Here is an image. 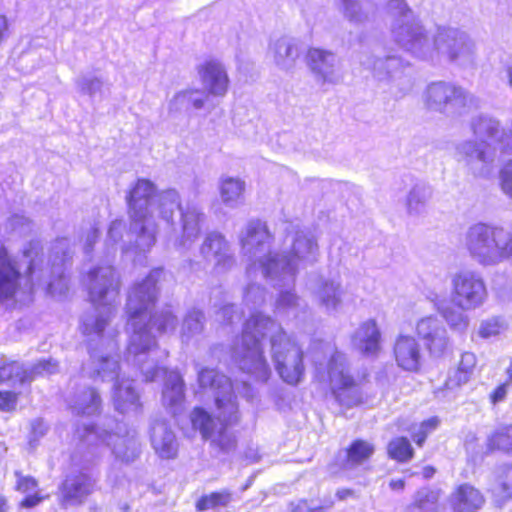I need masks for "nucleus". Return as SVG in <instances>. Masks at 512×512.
Segmentation results:
<instances>
[{
    "label": "nucleus",
    "instance_id": "43",
    "mask_svg": "<svg viewBox=\"0 0 512 512\" xmlns=\"http://www.w3.org/2000/svg\"><path fill=\"white\" fill-rule=\"evenodd\" d=\"M77 86L81 93L88 95L90 98L103 94V81L94 75H84L77 80Z\"/></svg>",
    "mask_w": 512,
    "mask_h": 512
},
{
    "label": "nucleus",
    "instance_id": "32",
    "mask_svg": "<svg viewBox=\"0 0 512 512\" xmlns=\"http://www.w3.org/2000/svg\"><path fill=\"white\" fill-rule=\"evenodd\" d=\"M427 298L434 304L437 311L443 316L451 328L464 331L468 327L469 319L465 314L466 310H461L456 306L451 307L444 297L433 291L428 292Z\"/></svg>",
    "mask_w": 512,
    "mask_h": 512
},
{
    "label": "nucleus",
    "instance_id": "60",
    "mask_svg": "<svg viewBox=\"0 0 512 512\" xmlns=\"http://www.w3.org/2000/svg\"><path fill=\"white\" fill-rule=\"evenodd\" d=\"M435 473V469L432 466H426L422 469V476L425 479H430L433 477Z\"/></svg>",
    "mask_w": 512,
    "mask_h": 512
},
{
    "label": "nucleus",
    "instance_id": "53",
    "mask_svg": "<svg viewBox=\"0 0 512 512\" xmlns=\"http://www.w3.org/2000/svg\"><path fill=\"white\" fill-rule=\"evenodd\" d=\"M37 487V482L32 477H20L17 481V489L23 493L34 491Z\"/></svg>",
    "mask_w": 512,
    "mask_h": 512
},
{
    "label": "nucleus",
    "instance_id": "9",
    "mask_svg": "<svg viewBox=\"0 0 512 512\" xmlns=\"http://www.w3.org/2000/svg\"><path fill=\"white\" fill-rule=\"evenodd\" d=\"M310 354L317 379L329 382L331 391L340 405L350 408L362 403V392L350 374L346 356L337 350L333 342L313 341Z\"/></svg>",
    "mask_w": 512,
    "mask_h": 512
},
{
    "label": "nucleus",
    "instance_id": "62",
    "mask_svg": "<svg viewBox=\"0 0 512 512\" xmlns=\"http://www.w3.org/2000/svg\"><path fill=\"white\" fill-rule=\"evenodd\" d=\"M505 76L508 80L510 87L512 88V64L506 67Z\"/></svg>",
    "mask_w": 512,
    "mask_h": 512
},
{
    "label": "nucleus",
    "instance_id": "10",
    "mask_svg": "<svg viewBox=\"0 0 512 512\" xmlns=\"http://www.w3.org/2000/svg\"><path fill=\"white\" fill-rule=\"evenodd\" d=\"M464 246L477 263L492 266L512 257V231L500 226L476 223L468 228Z\"/></svg>",
    "mask_w": 512,
    "mask_h": 512
},
{
    "label": "nucleus",
    "instance_id": "38",
    "mask_svg": "<svg viewBox=\"0 0 512 512\" xmlns=\"http://www.w3.org/2000/svg\"><path fill=\"white\" fill-rule=\"evenodd\" d=\"M233 501V494L229 490L211 492L201 496L196 502V510L203 512L207 510H219L228 507Z\"/></svg>",
    "mask_w": 512,
    "mask_h": 512
},
{
    "label": "nucleus",
    "instance_id": "44",
    "mask_svg": "<svg viewBox=\"0 0 512 512\" xmlns=\"http://www.w3.org/2000/svg\"><path fill=\"white\" fill-rule=\"evenodd\" d=\"M506 329V322L500 317H493L483 321L479 328V335L489 338L500 334Z\"/></svg>",
    "mask_w": 512,
    "mask_h": 512
},
{
    "label": "nucleus",
    "instance_id": "61",
    "mask_svg": "<svg viewBox=\"0 0 512 512\" xmlns=\"http://www.w3.org/2000/svg\"><path fill=\"white\" fill-rule=\"evenodd\" d=\"M352 490L350 489H341V490H338L337 491V497L340 499V500H345L347 499L349 496L352 495Z\"/></svg>",
    "mask_w": 512,
    "mask_h": 512
},
{
    "label": "nucleus",
    "instance_id": "20",
    "mask_svg": "<svg viewBox=\"0 0 512 512\" xmlns=\"http://www.w3.org/2000/svg\"><path fill=\"white\" fill-rule=\"evenodd\" d=\"M363 65L371 69L375 78L379 81L392 82L402 92L411 87V78L406 72L409 67L399 57L387 56L385 58H377L373 62L368 59L363 62Z\"/></svg>",
    "mask_w": 512,
    "mask_h": 512
},
{
    "label": "nucleus",
    "instance_id": "54",
    "mask_svg": "<svg viewBox=\"0 0 512 512\" xmlns=\"http://www.w3.org/2000/svg\"><path fill=\"white\" fill-rule=\"evenodd\" d=\"M511 384L512 383L507 380L505 383L499 385L491 394V401L494 404L503 401L507 395L508 388Z\"/></svg>",
    "mask_w": 512,
    "mask_h": 512
},
{
    "label": "nucleus",
    "instance_id": "39",
    "mask_svg": "<svg viewBox=\"0 0 512 512\" xmlns=\"http://www.w3.org/2000/svg\"><path fill=\"white\" fill-rule=\"evenodd\" d=\"M204 328V314L198 309L189 310L184 317L181 337L183 341L188 342L193 337L199 335Z\"/></svg>",
    "mask_w": 512,
    "mask_h": 512
},
{
    "label": "nucleus",
    "instance_id": "4",
    "mask_svg": "<svg viewBox=\"0 0 512 512\" xmlns=\"http://www.w3.org/2000/svg\"><path fill=\"white\" fill-rule=\"evenodd\" d=\"M130 215V233L135 237V249L146 253L154 246L159 224L155 213L167 226L173 224L175 209L181 214V236L174 246L188 249L198 238L205 219L202 209L194 201L180 204L179 194L174 189L156 193L155 185L147 179H138L127 197Z\"/></svg>",
    "mask_w": 512,
    "mask_h": 512
},
{
    "label": "nucleus",
    "instance_id": "14",
    "mask_svg": "<svg viewBox=\"0 0 512 512\" xmlns=\"http://www.w3.org/2000/svg\"><path fill=\"white\" fill-rule=\"evenodd\" d=\"M500 151L487 140L466 139L455 145V159L475 177H488Z\"/></svg>",
    "mask_w": 512,
    "mask_h": 512
},
{
    "label": "nucleus",
    "instance_id": "63",
    "mask_svg": "<svg viewBox=\"0 0 512 512\" xmlns=\"http://www.w3.org/2000/svg\"><path fill=\"white\" fill-rule=\"evenodd\" d=\"M7 511H8L7 501L3 497H0V512H7Z\"/></svg>",
    "mask_w": 512,
    "mask_h": 512
},
{
    "label": "nucleus",
    "instance_id": "25",
    "mask_svg": "<svg viewBox=\"0 0 512 512\" xmlns=\"http://www.w3.org/2000/svg\"><path fill=\"white\" fill-rule=\"evenodd\" d=\"M95 479L86 472L68 475L61 488V501L64 506L82 503L95 488Z\"/></svg>",
    "mask_w": 512,
    "mask_h": 512
},
{
    "label": "nucleus",
    "instance_id": "51",
    "mask_svg": "<svg viewBox=\"0 0 512 512\" xmlns=\"http://www.w3.org/2000/svg\"><path fill=\"white\" fill-rule=\"evenodd\" d=\"M125 229V223L122 220H115L110 224L108 229L107 245L113 246L122 238V233Z\"/></svg>",
    "mask_w": 512,
    "mask_h": 512
},
{
    "label": "nucleus",
    "instance_id": "12",
    "mask_svg": "<svg viewBox=\"0 0 512 512\" xmlns=\"http://www.w3.org/2000/svg\"><path fill=\"white\" fill-rule=\"evenodd\" d=\"M77 434L88 445L105 444L121 462H133L140 454V442L136 431L128 429L124 423H116L115 431L85 425L83 430H77Z\"/></svg>",
    "mask_w": 512,
    "mask_h": 512
},
{
    "label": "nucleus",
    "instance_id": "7",
    "mask_svg": "<svg viewBox=\"0 0 512 512\" xmlns=\"http://www.w3.org/2000/svg\"><path fill=\"white\" fill-rule=\"evenodd\" d=\"M320 252L316 237L307 228H297L291 235L289 251L270 255L262 265V276L271 285L283 289L275 303V313L281 317L298 318L307 305L293 291L300 268L318 261Z\"/></svg>",
    "mask_w": 512,
    "mask_h": 512
},
{
    "label": "nucleus",
    "instance_id": "22",
    "mask_svg": "<svg viewBox=\"0 0 512 512\" xmlns=\"http://www.w3.org/2000/svg\"><path fill=\"white\" fill-rule=\"evenodd\" d=\"M198 75L205 89V95L224 97L229 88V77L224 65L216 59H209L198 66Z\"/></svg>",
    "mask_w": 512,
    "mask_h": 512
},
{
    "label": "nucleus",
    "instance_id": "57",
    "mask_svg": "<svg viewBox=\"0 0 512 512\" xmlns=\"http://www.w3.org/2000/svg\"><path fill=\"white\" fill-rule=\"evenodd\" d=\"M46 430H47V426L45 425V423L42 420L37 419L32 422V433L35 436L44 435Z\"/></svg>",
    "mask_w": 512,
    "mask_h": 512
},
{
    "label": "nucleus",
    "instance_id": "46",
    "mask_svg": "<svg viewBox=\"0 0 512 512\" xmlns=\"http://www.w3.org/2000/svg\"><path fill=\"white\" fill-rule=\"evenodd\" d=\"M499 184L503 194L512 199V159L502 166L499 173Z\"/></svg>",
    "mask_w": 512,
    "mask_h": 512
},
{
    "label": "nucleus",
    "instance_id": "34",
    "mask_svg": "<svg viewBox=\"0 0 512 512\" xmlns=\"http://www.w3.org/2000/svg\"><path fill=\"white\" fill-rule=\"evenodd\" d=\"M491 492L498 505L512 498V467L503 465L495 471L493 482L490 484Z\"/></svg>",
    "mask_w": 512,
    "mask_h": 512
},
{
    "label": "nucleus",
    "instance_id": "8",
    "mask_svg": "<svg viewBox=\"0 0 512 512\" xmlns=\"http://www.w3.org/2000/svg\"><path fill=\"white\" fill-rule=\"evenodd\" d=\"M198 383L202 389H207L214 395L217 414L215 420L204 409L195 408L191 414L192 425L201 432L203 438L210 439L221 451L229 453L236 447V437L232 428L239 421L234 391L237 389L243 397L251 398V387L247 382H243L240 390L225 375L209 368L198 372Z\"/></svg>",
    "mask_w": 512,
    "mask_h": 512
},
{
    "label": "nucleus",
    "instance_id": "45",
    "mask_svg": "<svg viewBox=\"0 0 512 512\" xmlns=\"http://www.w3.org/2000/svg\"><path fill=\"white\" fill-rule=\"evenodd\" d=\"M346 18L351 22L360 23L366 19L357 0H339Z\"/></svg>",
    "mask_w": 512,
    "mask_h": 512
},
{
    "label": "nucleus",
    "instance_id": "33",
    "mask_svg": "<svg viewBox=\"0 0 512 512\" xmlns=\"http://www.w3.org/2000/svg\"><path fill=\"white\" fill-rule=\"evenodd\" d=\"M375 452V447L368 441L357 439L353 441L345 452L343 462L344 470H353L364 465Z\"/></svg>",
    "mask_w": 512,
    "mask_h": 512
},
{
    "label": "nucleus",
    "instance_id": "30",
    "mask_svg": "<svg viewBox=\"0 0 512 512\" xmlns=\"http://www.w3.org/2000/svg\"><path fill=\"white\" fill-rule=\"evenodd\" d=\"M207 101L204 91L189 89L176 93L168 102V116L176 118L178 115L188 111L190 108L202 109Z\"/></svg>",
    "mask_w": 512,
    "mask_h": 512
},
{
    "label": "nucleus",
    "instance_id": "19",
    "mask_svg": "<svg viewBox=\"0 0 512 512\" xmlns=\"http://www.w3.org/2000/svg\"><path fill=\"white\" fill-rule=\"evenodd\" d=\"M200 253L207 262L213 263L217 274L225 273L235 265V256L230 243L218 232H211L205 237Z\"/></svg>",
    "mask_w": 512,
    "mask_h": 512
},
{
    "label": "nucleus",
    "instance_id": "13",
    "mask_svg": "<svg viewBox=\"0 0 512 512\" xmlns=\"http://www.w3.org/2000/svg\"><path fill=\"white\" fill-rule=\"evenodd\" d=\"M271 243L272 235L265 222L256 219L247 223L240 235V244L243 255L250 262L246 270L249 278L257 272L262 274V265L276 253L270 250Z\"/></svg>",
    "mask_w": 512,
    "mask_h": 512
},
{
    "label": "nucleus",
    "instance_id": "16",
    "mask_svg": "<svg viewBox=\"0 0 512 512\" xmlns=\"http://www.w3.org/2000/svg\"><path fill=\"white\" fill-rule=\"evenodd\" d=\"M306 286L312 300L325 312L336 313L343 307L346 291L339 274H311Z\"/></svg>",
    "mask_w": 512,
    "mask_h": 512
},
{
    "label": "nucleus",
    "instance_id": "35",
    "mask_svg": "<svg viewBox=\"0 0 512 512\" xmlns=\"http://www.w3.org/2000/svg\"><path fill=\"white\" fill-rule=\"evenodd\" d=\"M219 191L223 204L230 208H236L244 201L245 182L239 178L222 177Z\"/></svg>",
    "mask_w": 512,
    "mask_h": 512
},
{
    "label": "nucleus",
    "instance_id": "18",
    "mask_svg": "<svg viewBox=\"0 0 512 512\" xmlns=\"http://www.w3.org/2000/svg\"><path fill=\"white\" fill-rule=\"evenodd\" d=\"M306 64L314 78L322 84H338L342 80L340 59L330 50L309 48Z\"/></svg>",
    "mask_w": 512,
    "mask_h": 512
},
{
    "label": "nucleus",
    "instance_id": "26",
    "mask_svg": "<svg viewBox=\"0 0 512 512\" xmlns=\"http://www.w3.org/2000/svg\"><path fill=\"white\" fill-rule=\"evenodd\" d=\"M395 361L401 369L416 372L422 363V350L419 342L410 335H399L393 346Z\"/></svg>",
    "mask_w": 512,
    "mask_h": 512
},
{
    "label": "nucleus",
    "instance_id": "47",
    "mask_svg": "<svg viewBox=\"0 0 512 512\" xmlns=\"http://www.w3.org/2000/svg\"><path fill=\"white\" fill-rule=\"evenodd\" d=\"M439 424V419L437 417L429 418L421 423L418 430L415 431L412 435L414 442L418 446H422L426 440V437L429 433L434 431Z\"/></svg>",
    "mask_w": 512,
    "mask_h": 512
},
{
    "label": "nucleus",
    "instance_id": "40",
    "mask_svg": "<svg viewBox=\"0 0 512 512\" xmlns=\"http://www.w3.org/2000/svg\"><path fill=\"white\" fill-rule=\"evenodd\" d=\"M438 493L428 488L417 491L413 504L409 507L411 512H437Z\"/></svg>",
    "mask_w": 512,
    "mask_h": 512
},
{
    "label": "nucleus",
    "instance_id": "29",
    "mask_svg": "<svg viewBox=\"0 0 512 512\" xmlns=\"http://www.w3.org/2000/svg\"><path fill=\"white\" fill-rule=\"evenodd\" d=\"M485 502L481 491L471 484L459 485L450 496V503L456 512H475Z\"/></svg>",
    "mask_w": 512,
    "mask_h": 512
},
{
    "label": "nucleus",
    "instance_id": "24",
    "mask_svg": "<svg viewBox=\"0 0 512 512\" xmlns=\"http://www.w3.org/2000/svg\"><path fill=\"white\" fill-rule=\"evenodd\" d=\"M300 56V44L295 38L281 36L271 39L267 57L282 71L289 72L294 69Z\"/></svg>",
    "mask_w": 512,
    "mask_h": 512
},
{
    "label": "nucleus",
    "instance_id": "52",
    "mask_svg": "<svg viewBox=\"0 0 512 512\" xmlns=\"http://www.w3.org/2000/svg\"><path fill=\"white\" fill-rule=\"evenodd\" d=\"M17 402V395L10 391H0V409L3 411H10L15 408Z\"/></svg>",
    "mask_w": 512,
    "mask_h": 512
},
{
    "label": "nucleus",
    "instance_id": "49",
    "mask_svg": "<svg viewBox=\"0 0 512 512\" xmlns=\"http://www.w3.org/2000/svg\"><path fill=\"white\" fill-rule=\"evenodd\" d=\"M6 229L19 235H25L31 230V222L25 216L15 214L8 219Z\"/></svg>",
    "mask_w": 512,
    "mask_h": 512
},
{
    "label": "nucleus",
    "instance_id": "27",
    "mask_svg": "<svg viewBox=\"0 0 512 512\" xmlns=\"http://www.w3.org/2000/svg\"><path fill=\"white\" fill-rule=\"evenodd\" d=\"M381 333L375 320L363 322L352 336L355 349L367 356H375L380 351Z\"/></svg>",
    "mask_w": 512,
    "mask_h": 512
},
{
    "label": "nucleus",
    "instance_id": "50",
    "mask_svg": "<svg viewBox=\"0 0 512 512\" xmlns=\"http://www.w3.org/2000/svg\"><path fill=\"white\" fill-rule=\"evenodd\" d=\"M83 240H84V251L85 253H90V251L93 248L94 243L99 237V226L98 224L94 223L89 225V227L85 228L84 234H83Z\"/></svg>",
    "mask_w": 512,
    "mask_h": 512
},
{
    "label": "nucleus",
    "instance_id": "11",
    "mask_svg": "<svg viewBox=\"0 0 512 512\" xmlns=\"http://www.w3.org/2000/svg\"><path fill=\"white\" fill-rule=\"evenodd\" d=\"M428 110L446 115H461L480 107V99L463 87L451 82L430 83L422 94Z\"/></svg>",
    "mask_w": 512,
    "mask_h": 512
},
{
    "label": "nucleus",
    "instance_id": "28",
    "mask_svg": "<svg viewBox=\"0 0 512 512\" xmlns=\"http://www.w3.org/2000/svg\"><path fill=\"white\" fill-rule=\"evenodd\" d=\"M150 438L152 447L159 457L172 459L176 456L178 444L166 422L155 421L151 426Z\"/></svg>",
    "mask_w": 512,
    "mask_h": 512
},
{
    "label": "nucleus",
    "instance_id": "1",
    "mask_svg": "<svg viewBox=\"0 0 512 512\" xmlns=\"http://www.w3.org/2000/svg\"><path fill=\"white\" fill-rule=\"evenodd\" d=\"M92 309L85 312L80 320V330L87 339L91 371L85 367L91 378L101 381L116 380L112 400L114 408L123 415L136 416L142 411L140 394L133 381L119 378V356L115 340L117 332L110 328L114 316V303L119 292V280L111 265L91 269L84 278Z\"/></svg>",
    "mask_w": 512,
    "mask_h": 512
},
{
    "label": "nucleus",
    "instance_id": "17",
    "mask_svg": "<svg viewBox=\"0 0 512 512\" xmlns=\"http://www.w3.org/2000/svg\"><path fill=\"white\" fill-rule=\"evenodd\" d=\"M56 372H58V362L52 358L42 359L31 368L17 361L0 358V383L10 381L13 384H24L32 381L35 376H49Z\"/></svg>",
    "mask_w": 512,
    "mask_h": 512
},
{
    "label": "nucleus",
    "instance_id": "58",
    "mask_svg": "<svg viewBox=\"0 0 512 512\" xmlns=\"http://www.w3.org/2000/svg\"><path fill=\"white\" fill-rule=\"evenodd\" d=\"M41 501V498L37 495H28L22 502L21 506L26 508H32Z\"/></svg>",
    "mask_w": 512,
    "mask_h": 512
},
{
    "label": "nucleus",
    "instance_id": "3",
    "mask_svg": "<svg viewBox=\"0 0 512 512\" xmlns=\"http://www.w3.org/2000/svg\"><path fill=\"white\" fill-rule=\"evenodd\" d=\"M265 301L266 293L260 285L249 284L245 288L244 304L251 315L233 346L232 357L244 373L266 382L271 369L263 355L262 340L269 337L276 371L285 383L296 386L305 375L303 351L278 323L258 311Z\"/></svg>",
    "mask_w": 512,
    "mask_h": 512
},
{
    "label": "nucleus",
    "instance_id": "6",
    "mask_svg": "<svg viewBox=\"0 0 512 512\" xmlns=\"http://www.w3.org/2000/svg\"><path fill=\"white\" fill-rule=\"evenodd\" d=\"M28 263L23 275L16 261L0 242V301L19 297L28 298L34 290L43 289L51 296H62L68 290L65 270L71 258L69 240L58 238L53 242L46 267H43L42 247L31 241L23 251Z\"/></svg>",
    "mask_w": 512,
    "mask_h": 512
},
{
    "label": "nucleus",
    "instance_id": "42",
    "mask_svg": "<svg viewBox=\"0 0 512 512\" xmlns=\"http://www.w3.org/2000/svg\"><path fill=\"white\" fill-rule=\"evenodd\" d=\"M388 454L392 459L407 462L413 456V448L405 437H397L388 444Z\"/></svg>",
    "mask_w": 512,
    "mask_h": 512
},
{
    "label": "nucleus",
    "instance_id": "64",
    "mask_svg": "<svg viewBox=\"0 0 512 512\" xmlns=\"http://www.w3.org/2000/svg\"><path fill=\"white\" fill-rule=\"evenodd\" d=\"M507 373V380L512 383V359L511 362L506 370Z\"/></svg>",
    "mask_w": 512,
    "mask_h": 512
},
{
    "label": "nucleus",
    "instance_id": "36",
    "mask_svg": "<svg viewBox=\"0 0 512 512\" xmlns=\"http://www.w3.org/2000/svg\"><path fill=\"white\" fill-rule=\"evenodd\" d=\"M475 365V355L469 352L463 353L458 367L449 373L445 383L446 388L454 389L467 383L473 375Z\"/></svg>",
    "mask_w": 512,
    "mask_h": 512
},
{
    "label": "nucleus",
    "instance_id": "2",
    "mask_svg": "<svg viewBox=\"0 0 512 512\" xmlns=\"http://www.w3.org/2000/svg\"><path fill=\"white\" fill-rule=\"evenodd\" d=\"M165 276L162 268L154 269L141 283L135 284L128 294L126 303L127 329L130 339L127 348V361L136 365L144 380L152 382L163 377L162 402L176 409L184 400V381L176 370H167L161 362L168 352L157 346L155 328L159 333L174 331L177 317L171 307H166L155 315L151 314L158 295L157 283Z\"/></svg>",
    "mask_w": 512,
    "mask_h": 512
},
{
    "label": "nucleus",
    "instance_id": "41",
    "mask_svg": "<svg viewBox=\"0 0 512 512\" xmlns=\"http://www.w3.org/2000/svg\"><path fill=\"white\" fill-rule=\"evenodd\" d=\"M487 446L490 451L501 450L512 451V425L498 427L487 439Z\"/></svg>",
    "mask_w": 512,
    "mask_h": 512
},
{
    "label": "nucleus",
    "instance_id": "15",
    "mask_svg": "<svg viewBox=\"0 0 512 512\" xmlns=\"http://www.w3.org/2000/svg\"><path fill=\"white\" fill-rule=\"evenodd\" d=\"M488 291L481 275L461 270L451 277V300L461 310H476L484 305Z\"/></svg>",
    "mask_w": 512,
    "mask_h": 512
},
{
    "label": "nucleus",
    "instance_id": "21",
    "mask_svg": "<svg viewBox=\"0 0 512 512\" xmlns=\"http://www.w3.org/2000/svg\"><path fill=\"white\" fill-rule=\"evenodd\" d=\"M470 129L478 140L489 141L501 153L512 152L511 139L496 118L488 114H479L471 119Z\"/></svg>",
    "mask_w": 512,
    "mask_h": 512
},
{
    "label": "nucleus",
    "instance_id": "59",
    "mask_svg": "<svg viewBox=\"0 0 512 512\" xmlns=\"http://www.w3.org/2000/svg\"><path fill=\"white\" fill-rule=\"evenodd\" d=\"M389 486L392 490H402L405 486V482L403 479H392Z\"/></svg>",
    "mask_w": 512,
    "mask_h": 512
},
{
    "label": "nucleus",
    "instance_id": "56",
    "mask_svg": "<svg viewBox=\"0 0 512 512\" xmlns=\"http://www.w3.org/2000/svg\"><path fill=\"white\" fill-rule=\"evenodd\" d=\"M10 35L8 20L5 16L0 15V44Z\"/></svg>",
    "mask_w": 512,
    "mask_h": 512
},
{
    "label": "nucleus",
    "instance_id": "5",
    "mask_svg": "<svg viewBox=\"0 0 512 512\" xmlns=\"http://www.w3.org/2000/svg\"><path fill=\"white\" fill-rule=\"evenodd\" d=\"M387 14L394 42L412 57L433 64L444 59L462 67L474 65L476 45L465 31L453 27L427 31L404 0H390Z\"/></svg>",
    "mask_w": 512,
    "mask_h": 512
},
{
    "label": "nucleus",
    "instance_id": "48",
    "mask_svg": "<svg viewBox=\"0 0 512 512\" xmlns=\"http://www.w3.org/2000/svg\"><path fill=\"white\" fill-rule=\"evenodd\" d=\"M242 318V313L235 310L234 305L224 304L216 312V320L223 325L233 324L239 322Z\"/></svg>",
    "mask_w": 512,
    "mask_h": 512
},
{
    "label": "nucleus",
    "instance_id": "37",
    "mask_svg": "<svg viewBox=\"0 0 512 512\" xmlns=\"http://www.w3.org/2000/svg\"><path fill=\"white\" fill-rule=\"evenodd\" d=\"M432 195V189L425 183H416L407 197V210L410 214H420Z\"/></svg>",
    "mask_w": 512,
    "mask_h": 512
},
{
    "label": "nucleus",
    "instance_id": "31",
    "mask_svg": "<svg viewBox=\"0 0 512 512\" xmlns=\"http://www.w3.org/2000/svg\"><path fill=\"white\" fill-rule=\"evenodd\" d=\"M68 405L73 414L91 416L100 411L101 398L94 388L85 387L69 398Z\"/></svg>",
    "mask_w": 512,
    "mask_h": 512
},
{
    "label": "nucleus",
    "instance_id": "55",
    "mask_svg": "<svg viewBox=\"0 0 512 512\" xmlns=\"http://www.w3.org/2000/svg\"><path fill=\"white\" fill-rule=\"evenodd\" d=\"M331 505H332V503H329L325 506H320V505L309 504L307 501H302L297 505L294 512H320V511L330 508Z\"/></svg>",
    "mask_w": 512,
    "mask_h": 512
},
{
    "label": "nucleus",
    "instance_id": "23",
    "mask_svg": "<svg viewBox=\"0 0 512 512\" xmlns=\"http://www.w3.org/2000/svg\"><path fill=\"white\" fill-rule=\"evenodd\" d=\"M416 332L432 355L441 356L448 348L447 330L437 317L421 318L416 324Z\"/></svg>",
    "mask_w": 512,
    "mask_h": 512
}]
</instances>
